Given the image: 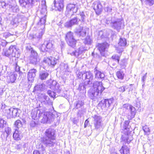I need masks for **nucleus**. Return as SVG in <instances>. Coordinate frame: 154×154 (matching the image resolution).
Wrapping results in <instances>:
<instances>
[{"instance_id":"obj_1","label":"nucleus","mask_w":154,"mask_h":154,"mask_svg":"<svg viewBox=\"0 0 154 154\" xmlns=\"http://www.w3.org/2000/svg\"><path fill=\"white\" fill-rule=\"evenodd\" d=\"M104 89L101 82H95L93 84V87L88 91V96L94 101L98 100L100 97V92L101 93Z\"/></svg>"},{"instance_id":"obj_2","label":"nucleus","mask_w":154,"mask_h":154,"mask_svg":"<svg viewBox=\"0 0 154 154\" xmlns=\"http://www.w3.org/2000/svg\"><path fill=\"white\" fill-rule=\"evenodd\" d=\"M38 119H41V122L43 123H50L54 119V115L51 112H45V110L39 109L38 110Z\"/></svg>"},{"instance_id":"obj_3","label":"nucleus","mask_w":154,"mask_h":154,"mask_svg":"<svg viewBox=\"0 0 154 154\" xmlns=\"http://www.w3.org/2000/svg\"><path fill=\"white\" fill-rule=\"evenodd\" d=\"M129 121H126L125 122L122 126V130L124 134L122 135L123 140L126 142L128 143H129L133 140L132 135L129 131Z\"/></svg>"},{"instance_id":"obj_4","label":"nucleus","mask_w":154,"mask_h":154,"mask_svg":"<svg viewBox=\"0 0 154 154\" xmlns=\"http://www.w3.org/2000/svg\"><path fill=\"white\" fill-rule=\"evenodd\" d=\"M122 108L123 110L125 111L124 112L128 119L131 120L134 118L136 113V111L135 107L129 104H125L123 105Z\"/></svg>"},{"instance_id":"obj_5","label":"nucleus","mask_w":154,"mask_h":154,"mask_svg":"<svg viewBox=\"0 0 154 154\" xmlns=\"http://www.w3.org/2000/svg\"><path fill=\"white\" fill-rule=\"evenodd\" d=\"M6 56L8 57L12 60V59L15 57L18 59L20 55V51L15 46L11 45L10 46L9 49L5 53Z\"/></svg>"},{"instance_id":"obj_6","label":"nucleus","mask_w":154,"mask_h":154,"mask_svg":"<svg viewBox=\"0 0 154 154\" xmlns=\"http://www.w3.org/2000/svg\"><path fill=\"white\" fill-rule=\"evenodd\" d=\"M65 38L67 44L69 46L74 48L76 45V40L73 36V33L71 31H69L66 34Z\"/></svg>"},{"instance_id":"obj_7","label":"nucleus","mask_w":154,"mask_h":154,"mask_svg":"<svg viewBox=\"0 0 154 154\" xmlns=\"http://www.w3.org/2000/svg\"><path fill=\"white\" fill-rule=\"evenodd\" d=\"M93 123L95 129L97 131H100L102 126V117L97 115L93 116Z\"/></svg>"},{"instance_id":"obj_8","label":"nucleus","mask_w":154,"mask_h":154,"mask_svg":"<svg viewBox=\"0 0 154 154\" xmlns=\"http://www.w3.org/2000/svg\"><path fill=\"white\" fill-rule=\"evenodd\" d=\"M73 14H72L71 16V19L69 21H67L64 24V26L66 28H70L73 26L78 25L80 21V19L77 16L72 17Z\"/></svg>"},{"instance_id":"obj_9","label":"nucleus","mask_w":154,"mask_h":154,"mask_svg":"<svg viewBox=\"0 0 154 154\" xmlns=\"http://www.w3.org/2000/svg\"><path fill=\"white\" fill-rule=\"evenodd\" d=\"M46 82L49 88L54 90L58 93H60L61 89L60 88L59 84L57 83L56 81L50 79L46 81Z\"/></svg>"},{"instance_id":"obj_10","label":"nucleus","mask_w":154,"mask_h":154,"mask_svg":"<svg viewBox=\"0 0 154 154\" xmlns=\"http://www.w3.org/2000/svg\"><path fill=\"white\" fill-rule=\"evenodd\" d=\"M39 49L42 52L48 51L53 49V45L50 42L45 41L40 47Z\"/></svg>"},{"instance_id":"obj_11","label":"nucleus","mask_w":154,"mask_h":154,"mask_svg":"<svg viewBox=\"0 0 154 154\" xmlns=\"http://www.w3.org/2000/svg\"><path fill=\"white\" fill-rule=\"evenodd\" d=\"M84 80H85V82L87 85L89 84L92 85V80L93 79V74L90 71L86 72L84 75Z\"/></svg>"},{"instance_id":"obj_12","label":"nucleus","mask_w":154,"mask_h":154,"mask_svg":"<svg viewBox=\"0 0 154 154\" xmlns=\"http://www.w3.org/2000/svg\"><path fill=\"white\" fill-rule=\"evenodd\" d=\"M122 23V20L121 19H117L115 20H112L110 25L112 28L119 32Z\"/></svg>"},{"instance_id":"obj_13","label":"nucleus","mask_w":154,"mask_h":154,"mask_svg":"<svg viewBox=\"0 0 154 154\" xmlns=\"http://www.w3.org/2000/svg\"><path fill=\"white\" fill-rule=\"evenodd\" d=\"M43 143L47 147H53L56 143L55 137H44Z\"/></svg>"},{"instance_id":"obj_14","label":"nucleus","mask_w":154,"mask_h":154,"mask_svg":"<svg viewBox=\"0 0 154 154\" xmlns=\"http://www.w3.org/2000/svg\"><path fill=\"white\" fill-rule=\"evenodd\" d=\"M103 6L102 4L99 1L94 2L92 5V7L94 10L97 14H99L102 11Z\"/></svg>"},{"instance_id":"obj_15","label":"nucleus","mask_w":154,"mask_h":154,"mask_svg":"<svg viewBox=\"0 0 154 154\" xmlns=\"http://www.w3.org/2000/svg\"><path fill=\"white\" fill-rule=\"evenodd\" d=\"M113 99H106L102 100L98 104V106H101L102 109L106 107H109L112 103Z\"/></svg>"},{"instance_id":"obj_16","label":"nucleus","mask_w":154,"mask_h":154,"mask_svg":"<svg viewBox=\"0 0 154 154\" xmlns=\"http://www.w3.org/2000/svg\"><path fill=\"white\" fill-rule=\"evenodd\" d=\"M57 60L55 57H45L43 61L45 63H48L49 66H54L57 63Z\"/></svg>"},{"instance_id":"obj_17","label":"nucleus","mask_w":154,"mask_h":154,"mask_svg":"<svg viewBox=\"0 0 154 154\" xmlns=\"http://www.w3.org/2000/svg\"><path fill=\"white\" fill-rule=\"evenodd\" d=\"M56 10L61 11L64 8V0H54V2Z\"/></svg>"},{"instance_id":"obj_18","label":"nucleus","mask_w":154,"mask_h":154,"mask_svg":"<svg viewBox=\"0 0 154 154\" xmlns=\"http://www.w3.org/2000/svg\"><path fill=\"white\" fill-rule=\"evenodd\" d=\"M66 9L67 11L72 12V14L76 13L78 10L77 3H70L68 4L66 6Z\"/></svg>"},{"instance_id":"obj_19","label":"nucleus","mask_w":154,"mask_h":154,"mask_svg":"<svg viewBox=\"0 0 154 154\" xmlns=\"http://www.w3.org/2000/svg\"><path fill=\"white\" fill-rule=\"evenodd\" d=\"M37 71L35 69H31L29 70L27 78L29 82H32L35 76V74Z\"/></svg>"},{"instance_id":"obj_20","label":"nucleus","mask_w":154,"mask_h":154,"mask_svg":"<svg viewBox=\"0 0 154 154\" xmlns=\"http://www.w3.org/2000/svg\"><path fill=\"white\" fill-rule=\"evenodd\" d=\"M74 32L79 36L84 37L85 36L86 32L85 29H83L82 27L79 26L75 29Z\"/></svg>"},{"instance_id":"obj_21","label":"nucleus","mask_w":154,"mask_h":154,"mask_svg":"<svg viewBox=\"0 0 154 154\" xmlns=\"http://www.w3.org/2000/svg\"><path fill=\"white\" fill-rule=\"evenodd\" d=\"M2 109H3V112L8 117L11 118L12 117V108L8 106L5 105L4 108L2 107Z\"/></svg>"},{"instance_id":"obj_22","label":"nucleus","mask_w":154,"mask_h":154,"mask_svg":"<svg viewBox=\"0 0 154 154\" xmlns=\"http://www.w3.org/2000/svg\"><path fill=\"white\" fill-rule=\"evenodd\" d=\"M20 5L23 7L28 8L33 4V0H26L23 1V0L19 1Z\"/></svg>"},{"instance_id":"obj_23","label":"nucleus","mask_w":154,"mask_h":154,"mask_svg":"<svg viewBox=\"0 0 154 154\" xmlns=\"http://www.w3.org/2000/svg\"><path fill=\"white\" fill-rule=\"evenodd\" d=\"M14 129L15 131L13 134V137L15 140H20L23 137L21 132L20 130H18L17 128H15Z\"/></svg>"},{"instance_id":"obj_24","label":"nucleus","mask_w":154,"mask_h":154,"mask_svg":"<svg viewBox=\"0 0 154 154\" xmlns=\"http://www.w3.org/2000/svg\"><path fill=\"white\" fill-rule=\"evenodd\" d=\"M17 75L15 72L10 74L7 77V82L8 83H12L14 82L17 79Z\"/></svg>"},{"instance_id":"obj_25","label":"nucleus","mask_w":154,"mask_h":154,"mask_svg":"<svg viewBox=\"0 0 154 154\" xmlns=\"http://www.w3.org/2000/svg\"><path fill=\"white\" fill-rule=\"evenodd\" d=\"M42 103L45 105L51 104V101L49 97L45 94H42V98L40 99Z\"/></svg>"},{"instance_id":"obj_26","label":"nucleus","mask_w":154,"mask_h":154,"mask_svg":"<svg viewBox=\"0 0 154 154\" xmlns=\"http://www.w3.org/2000/svg\"><path fill=\"white\" fill-rule=\"evenodd\" d=\"M108 46V44L106 43L98 44V48L102 56H104V55L105 54L104 52Z\"/></svg>"},{"instance_id":"obj_27","label":"nucleus","mask_w":154,"mask_h":154,"mask_svg":"<svg viewBox=\"0 0 154 154\" xmlns=\"http://www.w3.org/2000/svg\"><path fill=\"white\" fill-rule=\"evenodd\" d=\"M47 6L46 5V2L42 1V4L39 6V9L41 12L42 14H46L47 13Z\"/></svg>"},{"instance_id":"obj_28","label":"nucleus","mask_w":154,"mask_h":154,"mask_svg":"<svg viewBox=\"0 0 154 154\" xmlns=\"http://www.w3.org/2000/svg\"><path fill=\"white\" fill-rule=\"evenodd\" d=\"M49 75V73L46 71H42L39 72V77L42 80H46Z\"/></svg>"},{"instance_id":"obj_29","label":"nucleus","mask_w":154,"mask_h":154,"mask_svg":"<svg viewBox=\"0 0 154 154\" xmlns=\"http://www.w3.org/2000/svg\"><path fill=\"white\" fill-rule=\"evenodd\" d=\"M2 4H4V5L6 6L9 5V8L11 9L14 12H17L19 11V9L18 6H17L15 4H14L13 5L10 3L8 4L7 5L5 2H3Z\"/></svg>"},{"instance_id":"obj_30","label":"nucleus","mask_w":154,"mask_h":154,"mask_svg":"<svg viewBox=\"0 0 154 154\" xmlns=\"http://www.w3.org/2000/svg\"><path fill=\"white\" fill-rule=\"evenodd\" d=\"M45 137H55L54 130L52 128H49L45 132Z\"/></svg>"},{"instance_id":"obj_31","label":"nucleus","mask_w":154,"mask_h":154,"mask_svg":"<svg viewBox=\"0 0 154 154\" xmlns=\"http://www.w3.org/2000/svg\"><path fill=\"white\" fill-rule=\"evenodd\" d=\"M91 86L89 84H86V82H85L84 83H81L79 85L78 89L79 91H83L85 92H86V88Z\"/></svg>"},{"instance_id":"obj_32","label":"nucleus","mask_w":154,"mask_h":154,"mask_svg":"<svg viewBox=\"0 0 154 154\" xmlns=\"http://www.w3.org/2000/svg\"><path fill=\"white\" fill-rule=\"evenodd\" d=\"M12 62L11 63L14 66V68L15 69L16 71L17 72H20V67L18 64V59H16L15 57L12 59Z\"/></svg>"},{"instance_id":"obj_33","label":"nucleus","mask_w":154,"mask_h":154,"mask_svg":"<svg viewBox=\"0 0 154 154\" xmlns=\"http://www.w3.org/2000/svg\"><path fill=\"white\" fill-rule=\"evenodd\" d=\"M42 15L44 17H42L39 22L38 23V25L42 26V28L44 29L45 27V23L46 19V14Z\"/></svg>"},{"instance_id":"obj_34","label":"nucleus","mask_w":154,"mask_h":154,"mask_svg":"<svg viewBox=\"0 0 154 154\" xmlns=\"http://www.w3.org/2000/svg\"><path fill=\"white\" fill-rule=\"evenodd\" d=\"M119 151L121 154H129V148L126 146H123Z\"/></svg>"},{"instance_id":"obj_35","label":"nucleus","mask_w":154,"mask_h":154,"mask_svg":"<svg viewBox=\"0 0 154 154\" xmlns=\"http://www.w3.org/2000/svg\"><path fill=\"white\" fill-rule=\"evenodd\" d=\"M95 77L96 78L102 79L104 78L105 75L103 73L98 70L95 71Z\"/></svg>"},{"instance_id":"obj_36","label":"nucleus","mask_w":154,"mask_h":154,"mask_svg":"<svg viewBox=\"0 0 154 154\" xmlns=\"http://www.w3.org/2000/svg\"><path fill=\"white\" fill-rule=\"evenodd\" d=\"M39 125V122L36 120H32L30 121L29 125L30 127L34 128L37 127Z\"/></svg>"},{"instance_id":"obj_37","label":"nucleus","mask_w":154,"mask_h":154,"mask_svg":"<svg viewBox=\"0 0 154 154\" xmlns=\"http://www.w3.org/2000/svg\"><path fill=\"white\" fill-rule=\"evenodd\" d=\"M6 122L3 119L0 118V132L3 131V128L6 125Z\"/></svg>"},{"instance_id":"obj_38","label":"nucleus","mask_w":154,"mask_h":154,"mask_svg":"<svg viewBox=\"0 0 154 154\" xmlns=\"http://www.w3.org/2000/svg\"><path fill=\"white\" fill-rule=\"evenodd\" d=\"M45 87V85L43 83L38 84L35 87V90L37 91H42Z\"/></svg>"},{"instance_id":"obj_39","label":"nucleus","mask_w":154,"mask_h":154,"mask_svg":"<svg viewBox=\"0 0 154 154\" xmlns=\"http://www.w3.org/2000/svg\"><path fill=\"white\" fill-rule=\"evenodd\" d=\"M20 110L19 109L17 108H12V117H15L17 116H19V113H18V110Z\"/></svg>"},{"instance_id":"obj_40","label":"nucleus","mask_w":154,"mask_h":154,"mask_svg":"<svg viewBox=\"0 0 154 154\" xmlns=\"http://www.w3.org/2000/svg\"><path fill=\"white\" fill-rule=\"evenodd\" d=\"M15 128L18 130H20V129L22 128V124L21 121L19 120L16 121L14 124Z\"/></svg>"},{"instance_id":"obj_41","label":"nucleus","mask_w":154,"mask_h":154,"mask_svg":"<svg viewBox=\"0 0 154 154\" xmlns=\"http://www.w3.org/2000/svg\"><path fill=\"white\" fill-rule=\"evenodd\" d=\"M84 105V103L81 100H78L75 103V108L78 109L80 107L83 108V106Z\"/></svg>"},{"instance_id":"obj_42","label":"nucleus","mask_w":154,"mask_h":154,"mask_svg":"<svg viewBox=\"0 0 154 154\" xmlns=\"http://www.w3.org/2000/svg\"><path fill=\"white\" fill-rule=\"evenodd\" d=\"M44 32L45 30L44 29H41L39 30L38 33L35 34V36L37 38L40 39L42 38Z\"/></svg>"},{"instance_id":"obj_43","label":"nucleus","mask_w":154,"mask_h":154,"mask_svg":"<svg viewBox=\"0 0 154 154\" xmlns=\"http://www.w3.org/2000/svg\"><path fill=\"white\" fill-rule=\"evenodd\" d=\"M80 16L81 17L80 20H82L83 22H84L85 20L87 19L88 17L87 14L84 12L80 13Z\"/></svg>"},{"instance_id":"obj_44","label":"nucleus","mask_w":154,"mask_h":154,"mask_svg":"<svg viewBox=\"0 0 154 154\" xmlns=\"http://www.w3.org/2000/svg\"><path fill=\"white\" fill-rule=\"evenodd\" d=\"M86 112V109L84 108H82L81 109L79 110L77 113V116L78 117L81 118Z\"/></svg>"},{"instance_id":"obj_45","label":"nucleus","mask_w":154,"mask_h":154,"mask_svg":"<svg viewBox=\"0 0 154 154\" xmlns=\"http://www.w3.org/2000/svg\"><path fill=\"white\" fill-rule=\"evenodd\" d=\"M35 111L32 110L31 112V116L32 119L34 120H35V118H36L37 117L38 118V110Z\"/></svg>"},{"instance_id":"obj_46","label":"nucleus","mask_w":154,"mask_h":154,"mask_svg":"<svg viewBox=\"0 0 154 154\" xmlns=\"http://www.w3.org/2000/svg\"><path fill=\"white\" fill-rule=\"evenodd\" d=\"M92 40L90 38V36H87L86 38L84 39L83 42L85 45H90L92 43Z\"/></svg>"},{"instance_id":"obj_47","label":"nucleus","mask_w":154,"mask_h":154,"mask_svg":"<svg viewBox=\"0 0 154 154\" xmlns=\"http://www.w3.org/2000/svg\"><path fill=\"white\" fill-rule=\"evenodd\" d=\"M126 40L125 38H120L119 42L118 43L119 45L121 46H125L126 44Z\"/></svg>"},{"instance_id":"obj_48","label":"nucleus","mask_w":154,"mask_h":154,"mask_svg":"<svg viewBox=\"0 0 154 154\" xmlns=\"http://www.w3.org/2000/svg\"><path fill=\"white\" fill-rule=\"evenodd\" d=\"M39 59L38 57H31L30 62L34 65L36 64L39 61Z\"/></svg>"},{"instance_id":"obj_49","label":"nucleus","mask_w":154,"mask_h":154,"mask_svg":"<svg viewBox=\"0 0 154 154\" xmlns=\"http://www.w3.org/2000/svg\"><path fill=\"white\" fill-rule=\"evenodd\" d=\"M143 129L145 132V134L148 135L150 134V130L147 126L145 125L143 126Z\"/></svg>"},{"instance_id":"obj_50","label":"nucleus","mask_w":154,"mask_h":154,"mask_svg":"<svg viewBox=\"0 0 154 154\" xmlns=\"http://www.w3.org/2000/svg\"><path fill=\"white\" fill-rule=\"evenodd\" d=\"M85 73L84 72H80L79 71L78 73H77V77L79 79H82L83 80H84V75Z\"/></svg>"},{"instance_id":"obj_51","label":"nucleus","mask_w":154,"mask_h":154,"mask_svg":"<svg viewBox=\"0 0 154 154\" xmlns=\"http://www.w3.org/2000/svg\"><path fill=\"white\" fill-rule=\"evenodd\" d=\"M120 57V56H118L117 55H114L112 56V58L113 60L116 61L119 64Z\"/></svg>"},{"instance_id":"obj_52","label":"nucleus","mask_w":154,"mask_h":154,"mask_svg":"<svg viewBox=\"0 0 154 154\" xmlns=\"http://www.w3.org/2000/svg\"><path fill=\"white\" fill-rule=\"evenodd\" d=\"M144 1L145 4L149 6L152 5L154 4V0H142V2Z\"/></svg>"},{"instance_id":"obj_53","label":"nucleus","mask_w":154,"mask_h":154,"mask_svg":"<svg viewBox=\"0 0 154 154\" xmlns=\"http://www.w3.org/2000/svg\"><path fill=\"white\" fill-rule=\"evenodd\" d=\"M116 75L119 79H123L124 78V74L122 72L120 71H118L116 72Z\"/></svg>"},{"instance_id":"obj_54","label":"nucleus","mask_w":154,"mask_h":154,"mask_svg":"<svg viewBox=\"0 0 154 154\" xmlns=\"http://www.w3.org/2000/svg\"><path fill=\"white\" fill-rule=\"evenodd\" d=\"M47 93L51 97L55 98L56 97L55 93L53 91H48Z\"/></svg>"},{"instance_id":"obj_55","label":"nucleus","mask_w":154,"mask_h":154,"mask_svg":"<svg viewBox=\"0 0 154 154\" xmlns=\"http://www.w3.org/2000/svg\"><path fill=\"white\" fill-rule=\"evenodd\" d=\"M31 57H38L37 52L33 49L31 50Z\"/></svg>"},{"instance_id":"obj_56","label":"nucleus","mask_w":154,"mask_h":154,"mask_svg":"<svg viewBox=\"0 0 154 154\" xmlns=\"http://www.w3.org/2000/svg\"><path fill=\"white\" fill-rule=\"evenodd\" d=\"M68 54H70L72 56H74L76 57H77L78 56V53L75 50L72 51V52L68 51Z\"/></svg>"},{"instance_id":"obj_57","label":"nucleus","mask_w":154,"mask_h":154,"mask_svg":"<svg viewBox=\"0 0 154 154\" xmlns=\"http://www.w3.org/2000/svg\"><path fill=\"white\" fill-rule=\"evenodd\" d=\"M11 129L10 128L8 127L5 128V131L7 134V136H8L11 133Z\"/></svg>"},{"instance_id":"obj_58","label":"nucleus","mask_w":154,"mask_h":154,"mask_svg":"<svg viewBox=\"0 0 154 154\" xmlns=\"http://www.w3.org/2000/svg\"><path fill=\"white\" fill-rule=\"evenodd\" d=\"M14 34H11L8 32H5L3 34V35L5 38H6L10 36L13 35Z\"/></svg>"},{"instance_id":"obj_59","label":"nucleus","mask_w":154,"mask_h":154,"mask_svg":"<svg viewBox=\"0 0 154 154\" xmlns=\"http://www.w3.org/2000/svg\"><path fill=\"white\" fill-rule=\"evenodd\" d=\"M8 42L4 40H2L0 42V45L3 47H5L6 46Z\"/></svg>"},{"instance_id":"obj_60","label":"nucleus","mask_w":154,"mask_h":154,"mask_svg":"<svg viewBox=\"0 0 154 154\" xmlns=\"http://www.w3.org/2000/svg\"><path fill=\"white\" fill-rule=\"evenodd\" d=\"M20 22L19 21V20L16 17L13 19V24L14 25H16L18 23Z\"/></svg>"},{"instance_id":"obj_61","label":"nucleus","mask_w":154,"mask_h":154,"mask_svg":"<svg viewBox=\"0 0 154 154\" xmlns=\"http://www.w3.org/2000/svg\"><path fill=\"white\" fill-rule=\"evenodd\" d=\"M16 17L18 19L19 21L21 22L24 17V16L20 14H18Z\"/></svg>"},{"instance_id":"obj_62","label":"nucleus","mask_w":154,"mask_h":154,"mask_svg":"<svg viewBox=\"0 0 154 154\" xmlns=\"http://www.w3.org/2000/svg\"><path fill=\"white\" fill-rule=\"evenodd\" d=\"M126 63V60L125 59H123L121 60L120 64L122 66H123L125 65Z\"/></svg>"},{"instance_id":"obj_63","label":"nucleus","mask_w":154,"mask_h":154,"mask_svg":"<svg viewBox=\"0 0 154 154\" xmlns=\"http://www.w3.org/2000/svg\"><path fill=\"white\" fill-rule=\"evenodd\" d=\"M125 86H122L119 88V91L121 92H123L125 91Z\"/></svg>"},{"instance_id":"obj_64","label":"nucleus","mask_w":154,"mask_h":154,"mask_svg":"<svg viewBox=\"0 0 154 154\" xmlns=\"http://www.w3.org/2000/svg\"><path fill=\"white\" fill-rule=\"evenodd\" d=\"M112 10V8L110 7H107L105 8V11L108 12H111Z\"/></svg>"}]
</instances>
